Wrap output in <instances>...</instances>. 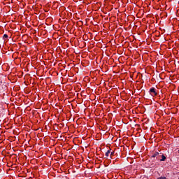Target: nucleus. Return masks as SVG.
Masks as SVG:
<instances>
[{
	"instance_id": "f03ea898",
	"label": "nucleus",
	"mask_w": 179,
	"mask_h": 179,
	"mask_svg": "<svg viewBox=\"0 0 179 179\" xmlns=\"http://www.w3.org/2000/svg\"><path fill=\"white\" fill-rule=\"evenodd\" d=\"M152 157L153 159H155V157H156V159H157V160H160V153H159V152H155L152 155Z\"/></svg>"
},
{
	"instance_id": "20e7f679",
	"label": "nucleus",
	"mask_w": 179,
	"mask_h": 179,
	"mask_svg": "<svg viewBox=\"0 0 179 179\" xmlns=\"http://www.w3.org/2000/svg\"><path fill=\"white\" fill-rule=\"evenodd\" d=\"M110 153H111V151L110 150H108L106 154H105V156L106 157H108V156H110Z\"/></svg>"
},
{
	"instance_id": "39448f33",
	"label": "nucleus",
	"mask_w": 179,
	"mask_h": 179,
	"mask_svg": "<svg viewBox=\"0 0 179 179\" xmlns=\"http://www.w3.org/2000/svg\"><path fill=\"white\" fill-rule=\"evenodd\" d=\"M8 34H4L3 36V38H8Z\"/></svg>"
},
{
	"instance_id": "0eeeda50",
	"label": "nucleus",
	"mask_w": 179,
	"mask_h": 179,
	"mask_svg": "<svg viewBox=\"0 0 179 179\" xmlns=\"http://www.w3.org/2000/svg\"><path fill=\"white\" fill-rule=\"evenodd\" d=\"M178 153H179V150H178Z\"/></svg>"
},
{
	"instance_id": "7ed1b4c3",
	"label": "nucleus",
	"mask_w": 179,
	"mask_h": 179,
	"mask_svg": "<svg viewBox=\"0 0 179 179\" xmlns=\"http://www.w3.org/2000/svg\"><path fill=\"white\" fill-rule=\"evenodd\" d=\"M159 156L162 157L160 162H164V160H166V156H164L162 152H160Z\"/></svg>"
},
{
	"instance_id": "f257e3e1",
	"label": "nucleus",
	"mask_w": 179,
	"mask_h": 179,
	"mask_svg": "<svg viewBox=\"0 0 179 179\" xmlns=\"http://www.w3.org/2000/svg\"><path fill=\"white\" fill-rule=\"evenodd\" d=\"M150 93L151 96H152L153 97H155V96H157V92H156V89L153 87L150 90Z\"/></svg>"
},
{
	"instance_id": "423d86ee",
	"label": "nucleus",
	"mask_w": 179,
	"mask_h": 179,
	"mask_svg": "<svg viewBox=\"0 0 179 179\" xmlns=\"http://www.w3.org/2000/svg\"><path fill=\"white\" fill-rule=\"evenodd\" d=\"M112 156H114V152H110V157H111Z\"/></svg>"
}]
</instances>
